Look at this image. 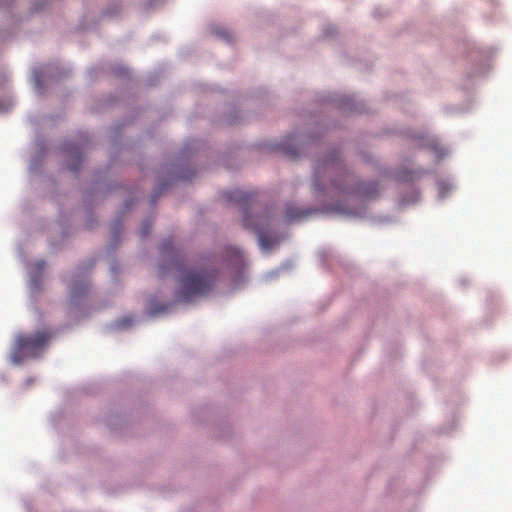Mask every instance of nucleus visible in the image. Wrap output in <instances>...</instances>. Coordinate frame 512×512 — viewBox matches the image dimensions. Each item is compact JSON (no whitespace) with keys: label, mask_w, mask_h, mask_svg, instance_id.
Here are the masks:
<instances>
[{"label":"nucleus","mask_w":512,"mask_h":512,"mask_svg":"<svg viewBox=\"0 0 512 512\" xmlns=\"http://www.w3.org/2000/svg\"><path fill=\"white\" fill-rule=\"evenodd\" d=\"M163 262L159 265V275L164 276L166 270H174L182 273L180 287L177 291V297L189 302L193 297L205 296L209 294L216 282V272L213 269H188L183 270L182 259L178 251L174 248L171 240L164 241L160 246Z\"/></svg>","instance_id":"obj_1"},{"label":"nucleus","mask_w":512,"mask_h":512,"mask_svg":"<svg viewBox=\"0 0 512 512\" xmlns=\"http://www.w3.org/2000/svg\"><path fill=\"white\" fill-rule=\"evenodd\" d=\"M338 160V154L332 152L316 161L313 179L315 192L331 195L359 193L365 196L377 192L375 184L366 186L358 183L354 175L342 171Z\"/></svg>","instance_id":"obj_2"},{"label":"nucleus","mask_w":512,"mask_h":512,"mask_svg":"<svg viewBox=\"0 0 512 512\" xmlns=\"http://www.w3.org/2000/svg\"><path fill=\"white\" fill-rule=\"evenodd\" d=\"M50 334L38 331L32 335L17 336L12 353L15 363H21L25 357L37 356L48 344Z\"/></svg>","instance_id":"obj_3"},{"label":"nucleus","mask_w":512,"mask_h":512,"mask_svg":"<svg viewBox=\"0 0 512 512\" xmlns=\"http://www.w3.org/2000/svg\"><path fill=\"white\" fill-rule=\"evenodd\" d=\"M244 211L243 225L245 228L253 230L259 240V243L264 248H271L275 239L269 234L267 227L270 225V218L267 215L256 216L255 219L247 215L246 210Z\"/></svg>","instance_id":"obj_4"},{"label":"nucleus","mask_w":512,"mask_h":512,"mask_svg":"<svg viewBox=\"0 0 512 512\" xmlns=\"http://www.w3.org/2000/svg\"><path fill=\"white\" fill-rule=\"evenodd\" d=\"M224 196L228 201L235 202L241 206L252 203L254 198V194L240 189L226 191L224 192Z\"/></svg>","instance_id":"obj_5"},{"label":"nucleus","mask_w":512,"mask_h":512,"mask_svg":"<svg viewBox=\"0 0 512 512\" xmlns=\"http://www.w3.org/2000/svg\"><path fill=\"white\" fill-rule=\"evenodd\" d=\"M311 213L312 211L310 210H301L293 205H287L285 209V217L288 221H297L304 219Z\"/></svg>","instance_id":"obj_6"},{"label":"nucleus","mask_w":512,"mask_h":512,"mask_svg":"<svg viewBox=\"0 0 512 512\" xmlns=\"http://www.w3.org/2000/svg\"><path fill=\"white\" fill-rule=\"evenodd\" d=\"M152 226V222L149 220H146L143 222L141 227V234L143 237L147 236L149 234L150 228Z\"/></svg>","instance_id":"obj_7"},{"label":"nucleus","mask_w":512,"mask_h":512,"mask_svg":"<svg viewBox=\"0 0 512 512\" xmlns=\"http://www.w3.org/2000/svg\"><path fill=\"white\" fill-rule=\"evenodd\" d=\"M283 150L291 158H295V157L298 156L297 152L294 149H291L290 147H287V146L284 145L283 146Z\"/></svg>","instance_id":"obj_8"},{"label":"nucleus","mask_w":512,"mask_h":512,"mask_svg":"<svg viewBox=\"0 0 512 512\" xmlns=\"http://www.w3.org/2000/svg\"><path fill=\"white\" fill-rule=\"evenodd\" d=\"M4 109H5L4 105L0 102V111H2Z\"/></svg>","instance_id":"obj_9"},{"label":"nucleus","mask_w":512,"mask_h":512,"mask_svg":"<svg viewBox=\"0 0 512 512\" xmlns=\"http://www.w3.org/2000/svg\"><path fill=\"white\" fill-rule=\"evenodd\" d=\"M72 294H73V295H76V294H77L76 288H74V289H73Z\"/></svg>","instance_id":"obj_10"}]
</instances>
